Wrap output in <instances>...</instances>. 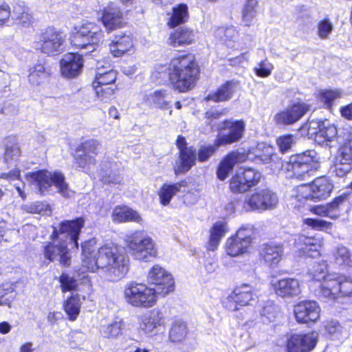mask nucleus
I'll list each match as a JSON object with an SVG mask.
<instances>
[{
  "label": "nucleus",
  "instance_id": "393cba45",
  "mask_svg": "<svg viewBox=\"0 0 352 352\" xmlns=\"http://www.w3.org/2000/svg\"><path fill=\"white\" fill-rule=\"evenodd\" d=\"M43 254L48 263L57 259L63 267L71 265V256L67 245L64 243H54V241L45 242L42 247Z\"/></svg>",
  "mask_w": 352,
  "mask_h": 352
},
{
  "label": "nucleus",
  "instance_id": "f03ea898",
  "mask_svg": "<svg viewBox=\"0 0 352 352\" xmlns=\"http://www.w3.org/2000/svg\"><path fill=\"white\" fill-rule=\"evenodd\" d=\"M168 82L179 93L193 90L201 78V65L195 54L179 50L168 63Z\"/></svg>",
  "mask_w": 352,
  "mask_h": 352
},
{
  "label": "nucleus",
  "instance_id": "4c0bfd02",
  "mask_svg": "<svg viewBox=\"0 0 352 352\" xmlns=\"http://www.w3.org/2000/svg\"><path fill=\"white\" fill-rule=\"evenodd\" d=\"M82 307L80 296L78 293H72L63 302V309L69 321L74 322L78 318Z\"/></svg>",
  "mask_w": 352,
  "mask_h": 352
},
{
  "label": "nucleus",
  "instance_id": "680f3d73",
  "mask_svg": "<svg viewBox=\"0 0 352 352\" xmlns=\"http://www.w3.org/2000/svg\"><path fill=\"white\" fill-rule=\"evenodd\" d=\"M276 145L281 153L288 152L294 143V135L285 134L278 136L276 140Z\"/></svg>",
  "mask_w": 352,
  "mask_h": 352
},
{
  "label": "nucleus",
  "instance_id": "c9c22d12",
  "mask_svg": "<svg viewBox=\"0 0 352 352\" xmlns=\"http://www.w3.org/2000/svg\"><path fill=\"white\" fill-rule=\"evenodd\" d=\"M314 135L315 138L322 142H331L338 136V128L327 120H320L317 122Z\"/></svg>",
  "mask_w": 352,
  "mask_h": 352
},
{
  "label": "nucleus",
  "instance_id": "1a4fd4ad",
  "mask_svg": "<svg viewBox=\"0 0 352 352\" xmlns=\"http://www.w3.org/2000/svg\"><path fill=\"white\" fill-rule=\"evenodd\" d=\"M320 296L333 301L338 298L352 297V278L343 274H329L320 288Z\"/></svg>",
  "mask_w": 352,
  "mask_h": 352
},
{
  "label": "nucleus",
  "instance_id": "f3484780",
  "mask_svg": "<svg viewBox=\"0 0 352 352\" xmlns=\"http://www.w3.org/2000/svg\"><path fill=\"white\" fill-rule=\"evenodd\" d=\"M318 342L316 331L292 333L286 336L285 352H312Z\"/></svg>",
  "mask_w": 352,
  "mask_h": 352
},
{
  "label": "nucleus",
  "instance_id": "ddd939ff",
  "mask_svg": "<svg viewBox=\"0 0 352 352\" xmlns=\"http://www.w3.org/2000/svg\"><path fill=\"white\" fill-rule=\"evenodd\" d=\"M261 175L253 168H244L234 173L228 181L230 191L234 195L250 191L261 181Z\"/></svg>",
  "mask_w": 352,
  "mask_h": 352
},
{
  "label": "nucleus",
  "instance_id": "79ce46f5",
  "mask_svg": "<svg viewBox=\"0 0 352 352\" xmlns=\"http://www.w3.org/2000/svg\"><path fill=\"white\" fill-rule=\"evenodd\" d=\"M308 274L312 281L321 282L319 291L330 274L327 273V265L323 261L315 262Z\"/></svg>",
  "mask_w": 352,
  "mask_h": 352
},
{
  "label": "nucleus",
  "instance_id": "a19ab883",
  "mask_svg": "<svg viewBox=\"0 0 352 352\" xmlns=\"http://www.w3.org/2000/svg\"><path fill=\"white\" fill-rule=\"evenodd\" d=\"M342 96V92L339 89H323L318 91L316 98L323 108L332 111L335 101Z\"/></svg>",
  "mask_w": 352,
  "mask_h": 352
},
{
  "label": "nucleus",
  "instance_id": "de8ad7c7",
  "mask_svg": "<svg viewBox=\"0 0 352 352\" xmlns=\"http://www.w3.org/2000/svg\"><path fill=\"white\" fill-rule=\"evenodd\" d=\"M280 310L279 307L271 300L264 301L260 310V314L269 322H274L278 317Z\"/></svg>",
  "mask_w": 352,
  "mask_h": 352
},
{
  "label": "nucleus",
  "instance_id": "2f4dec72",
  "mask_svg": "<svg viewBox=\"0 0 352 352\" xmlns=\"http://www.w3.org/2000/svg\"><path fill=\"white\" fill-rule=\"evenodd\" d=\"M188 322L182 318H175L171 323L168 331V340L175 344H181L186 341L190 334Z\"/></svg>",
  "mask_w": 352,
  "mask_h": 352
},
{
  "label": "nucleus",
  "instance_id": "09e8293b",
  "mask_svg": "<svg viewBox=\"0 0 352 352\" xmlns=\"http://www.w3.org/2000/svg\"><path fill=\"white\" fill-rule=\"evenodd\" d=\"M118 72L116 69H109L106 72H96L92 83H98L102 85H118L116 84Z\"/></svg>",
  "mask_w": 352,
  "mask_h": 352
},
{
  "label": "nucleus",
  "instance_id": "052dcab7",
  "mask_svg": "<svg viewBox=\"0 0 352 352\" xmlns=\"http://www.w3.org/2000/svg\"><path fill=\"white\" fill-rule=\"evenodd\" d=\"M274 65L267 58L261 60L258 66L254 68L255 74L259 78H267L272 74Z\"/></svg>",
  "mask_w": 352,
  "mask_h": 352
},
{
  "label": "nucleus",
  "instance_id": "72a5a7b5",
  "mask_svg": "<svg viewBox=\"0 0 352 352\" xmlns=\"http://www.w3.org/2000/svg\"><path fill=\"white\" fill-rule=\"evenodd\" d=\"M109 46L111 54L113 57L120 58L133 50L134 42L131 36L123 34L116 36Z\"/></svg>",
  "mask_w": 352,
  "mask_h": 352
},
{
  "label": "nucleus",
  "instance_id": "6e6d98bb",
  "mask_svg": "<svg viewBox=\"0 0 352 352\" xmlns=\"http://www.w3.org/2000/svg\"><path fill=\"white\" fill-rule=\"evenodd\" d=\"M333 29V24L328 17L322 19L317 23V34L320 39H327Z\"/></svg>",
  "mask_w": 352,
  "mask_h": 352
},
{
  "label": "nucleus",
  "instance_id": "f257e3e1",
  "mask_svg": "<svg viewBox=\"0 0 352 352\" xmlns=\"http://www.w3.org/2000/svg\"><path fill=\"white\" fill-rule=\"evenodd\" d=\"M98 239L91 237L81 243V270L83 272H104L111 280L124 278L130 268L129 256L122 247L107 242L98 247Z\"/></svg>",
  "mask_w": 352,
  "mask_h": 352
},
{
  "label": "nucleus",
  "instance_id": "7ed1b4c3",
  "mask_svg": "<svg viewBox=\"0 0 352 352\" xmlns=\"http://www.w3.org/2000/svg\"><path fill=\"white\" fill-rule=\"evenodd\" d=\"M103 36L104 32L96 23L87 21L73 27L69 40L72 48L91 52L98 47Z\"/></svg>",
  "mask_w": 352,
  "mask_h": 352
},
{
  "label": "nucleus",
  "instance_id": "c756f323",
  "mask_svg": "<svg viewBox=\"0 0 352 352\" xmlns=\"http://www.w3.org/2000/svg\"><path fill=\"white\" fill-rule=\"evenodd\" d=\"M274 293L280 297H293L300 292L299 281L294 278H285L272 284Z\"/></svg>",
  "mask_w": 352,
  "mask_h": 352
},
{
  "label": "nucleus",
  "instance_id": "cd10ccee",
  "mask_svg": "<svg viewBox=\"0 0 352 352\" xmlns=\"http://www.w3.org/2000/svg\"><path fill=\"white\" fill-rule=\"evenodd\" d=\"M175 290V281L170 273L155 265V297H164Z\"/></svg>",
  "mask_w": 352,
  "mask_h": 352
},
{
  "label": "nucleus",
  "instance_id": "e2e57ef3",
  "mask_svg": "<svg viewBox=\"0 0 352 352\" xmlns=\"http://www.w3.org/2000/svg\"><path fill=\"white\" fill-rule=\"evenodd\" d=\"M21 155V148L17 142H12L5 146L3 157L5 161L8 162L16 160Z\"/></svg>",
  "mask_w": 352,
  "mask_h": 352
},
{
  "label": "nucleus",
  "instance_id": "4be33fe9",
  "mask_svg": "<svg viewBox=\"0 0 352 352\" xmlns=\"http://www.w3.org/2000/svg\"><path fill=\"white\" fill-rule=\"evenodd\" d=\"M311 106L304 102H295L278 111L274 116L277 126H289L298 122L310 110Z\"/></svg>",
  "mask_w": 352,
  "mask_h": 352
},
{
  "label": "nucleus",
  "instance_id": "e433bc0d",
  "mask_svg": "<svg viewBox=\"0 0 352 352\" xmlns=\"http://www.w3.org/2000/svg\"><path fill=\"white\" fill-rule=\"evenodd\" d=\"M112 218L118 223H140L142 221V217L138 211L125 205L116 206L113 210Z\"/></svg>",
  "mask_w": 352,
  "mask_h": 352
},
{
  "label": "nucleus",
  "instance_id": "603ef678",
  "mask_svg": "<svg viewBox=\"0 0 352 352\" xmlns=\"http://www.w3.org/2000/svg\"><path fill=\"white\" fill-rule=\"evenodd\" d=\"M220 146L221 145L216 144V139L214 140L213 144L201 145L197 152V160L201 163L207 162Z\"/></svg>",
  "mask_w": 352,
  "mask_h": 352
},
{
  "label": "nucleus",
  "instance_id": "f704fd0d",
  "mask_svg": "<svg viewBox=\"0 0 352 352\" xmlns=\"http://www.w3.org/2000/svg\"><path fill=\"white\" fill-rule=\"evenodd\" d=\"M234 82L232 80H226L219 85L216 90L209 93L204 97L206 102H223L230 100L234 95Z\"/></svg>",
  "mask_w": 352,
  "mask_h": 352
},
{
  "label": "nucleus",
  "instance_id": "49530a36",
  "mask_svg": "<svg viewBox=\"0 0 352 352\" xmlns=\"http://www.w3.org/2000/svg\"><path fill=\"white\" fill-rule=\"evenodd\" d=\"M302 224L314 230L329 232L333 228V223L323 219L305 218L302 221Z\"/></svg>",
  "mask_w": 352,
  "mask_h": 352
},
{
  "label": "nucleus",
  "instance_id": "6ab92c4d",
  "mask_svg": "<svg viewBox=\"0 0 352 352\" xmlns=\"http://www.w3.org/2000/svg\"><path fill=\"white\" fill-rule=\"evenodd\" d=\"M324 244L323 238L298 234L295 236L294 248L300 258H317L321 255L320 250Z\"/></svg>",
  "mask_w": 352,
  "mask_h": 352
},
{
  "label": "nucleus",
  "instance_id": "bf43d9fd",
  "mask_svg": "<svg viewBox=\"0 0 352 352\" xmlns=\"http://www.w3.org/2000/svg\"><path fill=\"white\" fill-rule=\"evenodd\" d=\"M256 6V0H246L243 11V20L245 23V25L248 26L251 25V20L255 16V8Z\"/></svg>",
  "mask_w": 352,
  "mask_h": 352
},
{
  "label": "nucleus",
  "instance_id": "9b49d317",
  "mask_svg": "<svg viewBox=\"0 0 352 352\" xmlns=\"http://www.w3.org/2000/svg\"><path fill=\"white\" fill-rule=\"evenodd\" d=\"M131 12V10L122 9L116 3L109 1L100 10V16L98 20L106 32L111 33L127 26V16Z\"/></svg>",
  "mask_w": 352,
  "mask_h": 352
},
{
  "label": "nucleus",
  "instance_id": "864d4df0",
  "mask_svg": "<svg viewBox=\"0 0 352 352\" xmlns=\"http://www.w3.org/2000/svg\"><path fill=\"white\" fill-rule=\"evenodd\" d=\"M123 322L116 320L104 326L102 330L103 337L108 339H115L122 333Z\"/></svg>",
  "mask_w": 352,
  "mask_h": 352
},
{
  "label": "nucleus",
  "instance_id": "69168bd1",
  "mask_svg": "<svg viewBox=\"0 0 352 352\" xmlns=\"http://www.w3.org/2000/svg\"><path fill=\"white\" fill-rule=\"evenodd\" d=\"M141 327L146 333L151 332L154 329V318L151 316H142L141 317Z\"/></svg>",
  "mask_w": 352,
  "mask_h": 352
},
{
  "label": "nucleus",
  "instance_id": "c03bdc74",
  "mask_svg": "<svg viewBox=\"0 0 352 352\" xmlns=\"http://www.w3.org/2000/svg\"><path fill=\"white\" fill-rule=\"evenodd\" d=\"M50 76L49 68L43 63H36L30 69L28 80L32 85H39L44 79Z\"/></svg>",
  "mask_w": 352,
  "mask_h": 352
},
{
  "label": "nucleus",
  "instance_id": "20e7f679",
  "mask_svg": "<svg viewBox=\"0 0 352 352\" xmlns=\"http://www.w3.org/2000/svg\"><path fill=\"white\" fill-rule=\"evenodd\" d=\"M333 188V184L328 177H317L311 182L297 186L293 199L295 201H322L331 196Z\"/></svg>",
  "mask_w": 352,
  "mask_h": 352
},
{
  "label": "nucleus",
  "instance_id": "4468645a",
  "mask_svg": "<svg viewBox=\"0 0 352 352\" xmlns=\"http://www.w3.org/2000/svg\"><path fill=\"white\" fill-rule=\"evenodd\" d=\"M124 294L126 301L133 307L148 308L154 303V288L144 283L131 282Z\"/></svg>",
  "mask_w": 352,
  "mask_h": 352
},
{
  "label": "nucleus",
  "instance_id": "c85d7f7f",
  "mask_svg": "<svg viewBox=\"0 0 352 352\" xmlns=\"http://www.w3.org/2000/svg\"><path fill=\"white\" fill-rule=\"evenodd\" d=\"M228 230V223L225 220L214 223L209 230L208 239L205 245L206 250L208 252L216 251Z\"/></svg>",
  "mask_w": 352,
  "mask_h": 352
},
{
  "label": "nucleus",
  "instance_id": "a211bd4d",
  "mask_svg": "<svg viewBox=\"0 0 352 352\" xmlns=\"http://www.w3.org/2000/svg\"><path fill=\"white\" fill-rule=\"evenodd\" d=\"M86 222L85 217L83 216L77 217L73 219H65L58 223L57 228L54 227L50 234V239L56 241L59 239L60 235L68 237L74 243L76 248H78V241L82 228Z\"/></svg>",
  "mask_w": 352,
  "mask_h": 352
},
{
  "label": "nucleus",
  "instance_id": "4d7b16f0",
  "mask_svg": "<svg viewBox=\"0 0 352 352\" xmlns=\"http://www.w3.org/2000/svg\"><path fill=\"white\" fill-rule=\"evenodd\" d=\"M229 160L225 155L217 166L216 173L220 181H224L234 167Z\"/></svg>",
  "mask_w": 352,
  "mask_h": 352
},
{
  "label": "nucleus",
  "instance_id": "5701e85b",
  "mask_svg": "<svg viewBox=\"0 0 352 352\" xmlns=\"http://www.w3.org/2000/svg\"><path fill=\"white\" fill-rule=\"evenodd\" d=\"M321 309L314 300H303L294 305L293 313L298 324H310L317 322L320 318Z\"/></svg>",
  "mask_w": 352,
  "mask_h": 352
},
{
  "label": "nucleus",
  "instance_id": "338daca9",
  "mask_svg": "<svg viewBox=\"0 0 352 352\" xmlns=\"http://www.w3.org/2000/svg\"><path fill=\"white\" fill-rule=\"evenodd\" d=\"M350 164L347 163H340L336 165L335 173L338 177H344L351 170Z\"/></svg>",
  "mask_w": 352,
  "mask_h": 352
},
{
  "label": "nucleus",
  "instance_id": "8fccbe9b",
  "mask_svg": "<svg viewBox=\"0 0 352 352\" xmlns=\"http://www.w3.org/2000/svg\"><path fill=\"white\" fill-rule=\"evenodd\" d=\"M54 185L58 193L64 197H69V184L65 181V175L60 171H54L52 177V186Z\"/></svg>",
  "mask_w": 352,
  "mask_h": 352
},
{
  "label": "nucleus",
  "instance_id": "6e6552de",
  "mask_svg": "<svg viewBox=\"0 0 352 352\" xmlns=\"http://www.w3.org/2000/svg\"><path fill=\"white\" fill-rule=\"evenodd\" d=\"M256 298L254 288L249 283L235 285L231 292L221 300L224 309L229 312L239 311L243 307L252 305Z\"/></svg>",
  "mask_w": 352,
  "mask_h": 352
},
{
  "label": "nucleus",
  "instance_id": "5fc2aeb1",
  "mask_svg": "<svg viewBox=\"0 0 352 352\" xmlns=\"http://www.w3.org/2000/svg\"><path fill=\"white\" fill-rule=\"evenodd\" d=\"M175 189L176 187L173 186L172 184H164L161 186L158 195L160 202L162 206H166L170 204L172 198L177 193Z\"/></svg>",
  "mask_w": 352,
  "mask_h": 352
},
{
  "label": "nucleus",
  "instance_id": "a18cd8bd",
  "mask_svg": "<svg viewBox=\"0 0 352 352\" xmlns=\"http://www.w3.org/2000/svg\"><path fill=\"white\" fill-rule=\"evenodd\" d=\"M93 89L96 97L101 101L107 102L113 98L116 91L118 89V85H102L98 83H92Z\"/></svg>",
  "mask_w": 352,
  "mask_h": 352
},
{
  "label": "nucleus",
  "instance_id": "13d9d810",
  "mask_svg": "<svg viewBox=\"0 0 352 352\" xmlns=\"http://www.w3.org/2000/svg\"><path fill=\"white\" fill-rule=\"evenodd\" d=\"M342 160L349 164H352V138L346 139L339 147Z\"/></svg>",
  "mask_w": 352,
  "mask_h": 352
},
{
  "label": "nucleus",
  "instance_id": "774afa93",
  "mask_svg": "<svg viewBox=\"0 0 352 352\" xmlns=\"http://www.w3.org/2000/svg\"><path fill=\"white\" fill-rule=\"evenodd\" d=\"M340 113L342 118L348 120H352V102L342 106L340 109Z\"/></svg>",
  "mask_w": 352,
  "mask_h": 352
},
{
  "label": "nucleus",
  "instance_id": "a878e982",
  "mask_svg": "<svg viewBox=\"0 0 352 352\" xmlns=\"http://www.w3.org/2000/svg\"><path fill=\"white\" fill-rule=\"evenodd\" d=\"M62 74L67 78L78 76L83 67L82 56L76 52L66 54L60 60Z\"/></svg>",
  "mask_w": 352,
  "mask_h": 352
},
{
  "label": "nucleus",
  "instance_id": "2eb2a0df",
  "mask_svg": "<svg viewBox=\"0 0 352 352\" xmlns=\"http://www.w3.org/2000/svg\"><path fill=\"white\" fill-rule=\"evenodd\" d=\"M11 19L21 23H30L32 14L24 1H18L11 8L6 0H0V28L8 25Z\"/></svg>",
  "mask_w": 352,
  "mask_h": 352
},
{
  "label": "nucleus",
  "instance_id": "7c9ffc66",
  "mask_svg": "<svg viewBox=\"0 0 352 352\" xmlns=\"http://www.w3.org/2000/svg\"><path fill=\"white\" fill-rule=\"evenodd\" d=\"M349 194L344 192L328 202L330 219L337 220L351 210Z\"/></svg>",
  "mask_w": 352,
  "mask_h": 352
},
{
  "label": "nucleus",
  "instance_id": "9d476101",
  "mask_svg": "<svg viewBox=\"0 0 352 352\" xmlns=\"http://www.w3.org/2000/svg\"><path fill=\"white\" fill-rule=\"evenodd\" d=\"M256 228L247 224L241 226L234 234L228 238L225 250L228 255L236 257L248 252L255 237Z\"/></svg>",
  "mask_w": 352,
  "mask_h": 352
},
{
  "label": "nucleus",
  "instance_id": "ea45409f",
  "mask_svg": "<svg viewBox=\"0 0 352 352\" xmlns=\"http://www.w3.org/2000/svg\"><path fill=\"white\" fill-rule=\"evenodd\" d=\"M188 19L189 12L187 5L180 3L172 8V13L168 19L167 25L170 28H175L186 23Z\"/></svg>",
  "mask_w": 352,
  "mask_h": 352
},
{
  "label": "nucleus",
  "instance_id": "37998d69",
  "mask_svg": "<svg viewBox=\"0 0 352 352\" xmlns=\"http://www.w3.org/2000/svg\"><path fill=\"white\" fill-rule=\"evenodd\" d=\"M332 256L337 265L344 267H352V253L348 248L342 245L337 246Z\"/></svg>",
  "mask_w": 352,
  "mask_h": 352
},
{
  "label": "nucleus",
  "instance_id": "39448f33",
  "mask_svg": "<svg viewBox=\"0 0 352 352\" xmlns=\"http://www.w3.org/2000/svg\"><path fill=\"white\" fill-rule=\"evenodd\" d=\"M320 167V162L316 153L314 150L290 155L285 164V171L289 177L303 180L310 175V172L316 170Z\"/></svg>",
  "mask_w": 352,
  "mask_h": 352
},
{
  "label": "nucleus",
  "instance_id": "0eeeda50",
  "mask_svg": "<svg viewBox=\"0 0 352 352\" xmlns=\"http://www.w3.org/2000/svg\"><path fill=\"white\" fill-rule=\"evenodd\" d=\"M100 142L95 138L82 139L75 146L72 156L76 167L85 173L97 164L96 156L100 153Z\"/></svg>",
  "mask_w": 352,
  "mask_h": 352
},
{
  "label": "nucleus",
  "instance_id": "3c124183",
  "mask_svg": "<svg viewBox=\"0 0 352 352\" xmlns=\"http://www.w3.org/2000/svg\"><path fill=\"white\" fill-rule=\"evenodd\" d=\"M58 283L63 293L77 291L78 289V280L66 272L60 274L58 277Z\"/></svg>",
  "mask_w": 352,
  "mask_h": 352
},
{
  "label": "nucleus",
  "instance_id": "473e14b6",
  "mask_svg": "<svg viewBox=\"0 0 352 352\" xmlns=\"http://www.w3.org/2000/svg\"><path fill=\"white\" fill-rule=\"evenodd\" d=\"M293 212L297 217H304L311 212L321 217H329L330 214L329 211L328 204L308 205L307 201H295L293 206Z\"/></svg>",
  "mask_w": 352,
  "mask_h": 352
},
{
  "label": "nucleus",
  "instance_id": "423d86ee",
  "mask_svg": "<svg viewBox=\"0 0 352 352\" xmlns=\"http://www.w3.org/2000/svg\"><path fill=\"white\" fill-rule=\"evenodd\" d=\"M126 248L131 256L140 262H150L154 258L153 239L144 230H135L124 239Z\"/></svg>",
  "mask_w": 352,
  "mask_h": 352
},
{
  "label": "nucleus",
  "instance_id": "bb28decb",
  "mask_svg": "<svg viewBox=\"0 0 352 352\" xmlns=\"http://www.w3.org/2000/svg\"><path fill=\"white\" fill-rule=\"evenodd\" d=\"M197 38L193 29L186 26L179 27L170 33L168 43L173 47L188 46L195 44Z\"/></svg>",
  "mask_w": 352,
  "mask_h": 352
},
{
  "label": "nucleus",
  "instance_id": "0e129e2a",
  "mask_svg": "<svg viewBox=\"0 0 352 352\" xmlns=\"http://www.w3.org/2000/svg\"><path fill=\"white\" fill-rule=\"evenodd\" d=\"M250 152L239 151H232L226 155V157L234 166L236 164H241L246 162L249 159Z\"/></svg>",
  "mask_w": 352,
  "mask_h": 352
},
{
  "label": "nucleus",
  "instance_id": "58836bf2",
  "mask_svg": "<svg viewBox=\"0 0 352 352\" xmlns=\"http://www.w3.org/2000/svg\"><path fill=\"white\" fill-rule=\"evenodd\" d=\"M32 182H34L41 193L50 190L52 186V173L47 169H40L30 172L27 175Z\"/></svg>",
  "mask_w": 352,
  "mask_h": 352
},
{
  "label": "nucleus",
  "instance_id": "aec40b11",
  "mask_svg": "<svg viewBox=\"0 0 352 352\" xmlns=\"http://www.w3.org/2000/svg\"><path fill=\"white\" fill-rule=\"evenodd\" d=\"M219 131H227L226 133L219 135L216 138L217 145H230L239 142L244 136L245 122L243 119H225L221 123Z\"/></svg>",
  "mask_w": 352,
  "mask_h": 352
},
{
  "label": "nucleus",
  "instance_id": "412c9836",
  "mask_svg": "<svg viewBox=\"0 0 352 352\" xmlns=\"http://www.w3.org/2000/svg\"><path fill=\"white\" fill-rule=\"evenodd\" d=\"M175 145L178 149V161L175 173L176 175L184 174L196 164L197 151L194 146H188L187 140L182 135H177Z\"/></svg>",
  "mask_w": 352,
  "mask_h": 352
},
{
  "label": "nucleus",
  "instance_id": "f8f14e48",
  "mask_svg": "<svg viewBox=\"0 0 352 352\" xmlns=\"http://www.w3.org/2000/svg\"><path fill=\"white\" fill-rule=\"evenodd\" d=\"M65 41V35L63 31L54 26H47L41 32L35 45L41 53L55 56L60 54Z\"/></svg>",
  "mask_w": 352,
  "mask_h": 352
},
{
  "label": "nucleus",
  "instance_id": "dca6fc26",
  "mask_svg": "<svg viewBox=\"0 0 352 352\" xmlns=\"http://www.w3.org/2000/svg\"><path fill=\"white\" fill-rule=\"evenodd\" d=\"M278 202L275 192L267 188H261L246 197L243 201V208L246 211H264L275 208Z\"/></svg>",
  "mask_w": 352,
  "mask_h": 352
},
{
  "label": "nucleus",
  "instance_id": "b1692460",
  "mask_svg": "<svg viewBox=\"0 0 352 352\" xmlns=\"http://www.w3.org/2000/svg\"><path fill=\"white\" fill-rule=\"evenodd\" d=\"M283 245L274 242H267L260 245L257 248L259 262L270 268L278 265L283 256Z\"/></svg>",
  "mask_w": 352,
  "mask_h": 352
}]
</instances>
